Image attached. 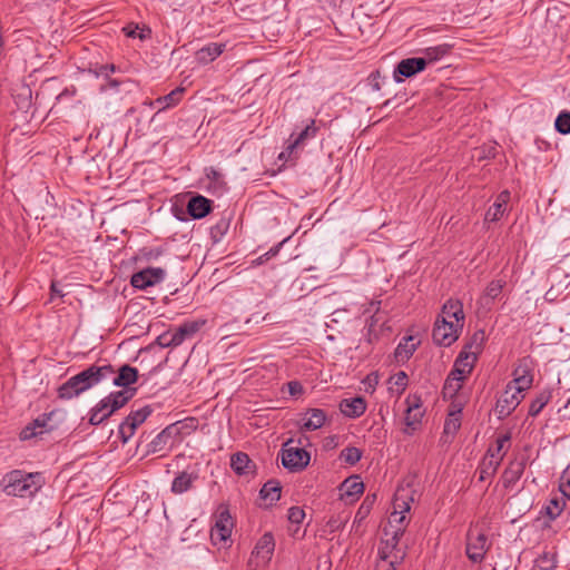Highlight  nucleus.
Returning <instances> with one entry per match:
<instances>
[{
  "label": "nucleus",
  "instance_id": "obj_55",
  "mask_svg": "<svg viewBox=\"0 0 570 570\" xmlns=\"http://www.w3.org/2000/svg\"><path fill=\"white\" fill-rule=\"evenodd\" d=\"M367 502H368V498H366L364 500V502L362 503V505L360 507L355 519H358L361 521L362 519H364L367 515V513L370 512V507H371V504Z\"/></svg>",
  "mask_w": 570,
  "mask_h": 570
},
{
  "label": "nucleus",
  "instance_id": "obj_1",
  "mask_svg": "<svg viewBox=\"0 0 570 570\" xmlns=\"http://www.w3.org/2000/svg\"><path fill=\"white\" fill-rule=\"evenodd\" d=\"M514 379L510 381L505 390L495 403L498 419L503 420L512 414L523 400V392L528 390L533 381L532 374L525 361L521 362L513 372Z\"/></svg>",
  "mask_w": 570,
  "mask_h": 570
},
{
  "label": "nucleus",
  "instance_id": "obj_25",
  "mask_svg": "<svg viewBox=\"0 0 570 570\" xmlns=\"http://www.w3.org/2000/svg\"><path fill=\"white\" fill-rule=\"evenodd\" d=\"M441 320L453 321V323L462 324L464 321L463 305L460 301L449 299L444 303L441 313Z\"/></svg>",
  "mask_w": 570,
  "mask_h": 570
},
{
  "label": "nucleus",
  "instance_id": "obj_50",
  "mask_svg": "<svg viewBox=\"0 0 570 570\" xmlns=\"http://www.w3.org/2000/svg\"><path fill=\"white\" fill-rule=\"evenodd\" d=\"M511 436L509 433L500 435L495 441V448H491L492 452L495 454V458L498 455H503L505 452H503L504 445L510 441Z\"/></svg>",
  "mask_w": 570,
  "mask_h": 570
},
{
  "label": "nucleus",
  "instance_id": "obj_22",
  "mask_svg": "<svg viewBox=\"0 0 570 570\" xmlns=\"http://www.w3.org/2000/svg\"><path fill=\"white\" fill-rule=\"evenodd\" d=\"M210 210L212 202L200 195L191 197L187 204V212L195 219L204 218Z\"/></svg>",
  "mask_w": 570,
  "mask_h": 570
},
{
  "label": "nucleus",
  "instance_id": "obj_41",
  "mask_svg": "<svg viewBox=\"0 0 570 570\" xmlns=\"http://www.w3.org/2000/svg\"><path fill=\"white\" fill-rule=\"evenodd\" d=\"M362 458V452L360 449L354 446L345 448L341 451L340 459L350 465H354Z\"/></svg>",
  "mask_w": 570,
  "mask_h": 570
},
{
  "label": "nucleus",
  "instance_id": "obj_36",
  "mask_svg": "<svg viewBox=\"0 0 570 570\" xmlns=\"http://www.w3.org/2000/svg\"><path fill=\"white\" fill-rule=\"evenodd\" d=\"M282 487L278 481L269 480L267 481L263 488L261 489V498L263 500H268L269 504L278 501L281 498Z\"/></svg>",
  "mask_w": 570,
  "mask_h": 570
},
{
  "label": "nucleus",
  "instance_id": "obj_27",
  "mask_svg": "<svg viewBox=\"0 0 570 570\" xmlns=\"http://www.w3.org/2000/svg\"><path fill=\"white\" fill-rule=\"evenodd\" d=\"M58 397L61 400H71L83 393L77 375L68 379L63 384L58 387Z\"/></svg>",
  "mask_w": 570,
  "mask_h": 570
},
{
  "label": "nucleus",
  "instance_id": "obj_34",
  "mask_svg": "<svg viewBox=\"0 0 570 570\" xmlns=\"http://www.w3.org/2000/svg\"><path fill=\"white\" fill-rule=\"evenodd\" d=\"M176 433V429L170 425L164 429L155 439L149 443V452L157 453L165 450Z\"/></svg>",
  "mask_w": 570,
  "mask_h": 570
},
{
  "label": "nucleus",
  "instance_id": "obj_8",
  "mask_svg": "<svg viewBox=\"0 0 570 570\" xmlns=\"http://www.w3.org/2000/svg\"><path fill=\"white\" fill-rule=\"evenodd\" d=\"M153 410L149 405L142 406L129 413L125 421L119 425V436L124 443L135 434L136 429L146 421Z\"/></svg>",
  "mask_w": 570,
  "mask_h": 570
},
{
  "label": "nucleus",
  "instance_id": "obj_61",
  "mask_svg": "<svg viewBox=\"0 0 570 570\" xmlns=\"http://www.w3.org/2000/svg\"><path fill=\"white\" fill-rule=\"evenodd\" d=\"M278 159L284 161L292 159V155L288 156L287 148L279 154Z\"/></svg>",
  "mask_w": 570,
  "mask_h": 570
},
{
  "label": "nucleus",
  "instance_id": "obj_18",
  "mask_svg": "<svg viewBox=\"0 0 570 570\" xmlns=\"http://www.w3.org/2000/svg\"><path fill=\"white\" fill-rule=\"evenodd\" d=\"M525 459L511 461L502 474L504 488H512L522 476L525 470Z\"/></svg>",
  "mask_w": 570,
  "mask_h": 570
},
{
  "label": "nucleus",
  "instance_id": "obj_21",
  "mask_svg": "<svg viewBox=\"0 0 570 570\" xmlns=\"http://www.w3.org/2000/svg\"><path fill=\"white\" fill-rule=\"evenodd\" d=\"M364 491V484L360 476L354 475L347 478L341 485L342 499L354 502Z\"/></svg>",
  "mask_w": 570,
  "mask_h": 570
},
{
  "label": "nucleus",
  "instance_id": "obj_52",
  "mask_svg": "<svg viewBox=\"0 0 570 570\" xmlns=\"http://www.w3.org/2000/svg\"><path fill=\"white\" fill-rule=\"evenodd\" d=\"M288 393L292 396H299L304 389L303 385L298 381H291L287 383Z\"/></svg>",
  "mask_w": 570,
  "mask_h": 570
},
{
  "label": "nucleus",
  "instance_id": "obj_3",
  "mask_svg": "<svg viewBox=\"0 0 570 570\" xmlns=\"http://www.w3.org/2000/svg\"><path fill=\"white\" fill-rule=\"evenodd\" d=\"M383 533L386 538L381 539L377 553L382 562L389 563L387 569L395 570V567L400 564L406 556L405 550L399 546L400 539L403 537V529L397 528L390 530L389 528H383Z\"/></svg>",
  "mask_w": 570,
  "mask_h": 570
},
{
  "label": "nucleus",
  "instance_id": "obj_9",
  "mask_svg": "<svg viewBox=\"0 0 570 570\" xmlns=\"http://www.w3.org/2000/svg\"><path fill=\"white\" fill-rule=\"evenodd\" d=\"M473 368L472 363H463V365H458L455 362L454 368L451 371L450 375L445 380L443 386V395L444 397H453L462 387V382L468 374L471 373Z\"/></svg>",
  "mask_w": 570,
  "mask_h": 570
},
{
  "label": "nucleus",
  "instance_id": "obj_43",
  "mask_svg": "<svg viewBox=\"0 0 570 570\" xmlns=\"http://www.w3.org/2000/svg\"><path fill=\"white\" fill-rule=\"evenodd\" d=\"M460 411L450 413L449 417L444 422V433L445 434H455L460 426H461V420H460Z\"/></svg>",
  "mask_w": 570,
  "mask_h": 570
},
{
  "label": "nucleus",
  "instance_id": "obj_46",
  "mask_svg": "<svg viewBox=\"0 0 570 570\" xmlns=\"http://www.w3.org/2000/svg\"><path fill=\"white\" fill-rule=\"evenodd\" d=\"M538 563L542 570H553L557 567L556 553L544 552L538 559Z\"/></svg>",
  "mask_w": 570,
  "mask_h": 570
},
{
  "label": "nucleus",
  "instance_id": "obj_47",
  "mask_svg": "<svg viewBox=\"0 0 570 570\" xmlns=\"http://www.w3.org/2000/svg\"><path fill=\"white\" fill-rule=\"evenodd\" d=\"M284 242L285 240L278 243L277 245L273 246L269 250H267L266 253H264L263 255H261L259 257L254 259L252 262V265L253 266L262 265V264L266 263L267 261H269L271 258L275 257L279 253L281 247H282Z\"/></svg>",
  "mask_w": 570,
  "mask_h": 570
},
{
  "label": "nucleus",
  "instance_id": "obj_38",
  "mask_svg": "<svg viewBox=\"0 0 570 570\" xmlns=\"http://www.w3.org/2000/svg\"><path fill=\"white\" fill-rule=\"evenodd\" d=\"M451 50V46L443 43L435 47H430L424 49L423 53L424 57H422L424 60H426V65L433 61H436L444 56H446Z\"/></svg>",
  "mask_w": 570,
  "mask_h": 570
},
{
  "label": "nucleus",
  "instance_id": "obj_49",
  "mask_svg": "<svg viewBox=\"0 0 570 570\" xmlns=\"http://www.w3.org/2000/svg\"><path fill=\"white\" fill-rule=\"evenodd\" d=\"M305 518V511L301 507H292L288 510V521L292 524H299Z\"/></svg>",
  "mask_w": 570,
  "mask_h": 570
},
{
  "label": "nucleus",
  "instance_id": "obj_19",
  "mask_svg": "<svg viewBox=\"0 0 570 570\" xmlns=\"http://www.w3.org/2000/svg\"><path fill=\"white\" fill-rule=\"evenodd\" d=\"M275 550V540L271 532L264 533L261 539L257 541L253 554L256 558L262 559L264 563H267Z\"/></svg>",
  "mask_w": 570,
  "mask_h": 570
},
{
  "label": "nucleus",
  "instance_id": "obj_30",
  "mask_svg": "<svg viewBox=\"0 0 570 570\" xmlns=\"http://www.w3.org/2000/svg\"><path fill=\"white\" fill-rule=\"evenodd\" d=\"M224 48L222 43H209L196 52V59L199 63H209L223 53Z\"/></svg>",
  "mask_w": 570,
  "mask_h": 570
},
{
  "label": "nucleus",
  "instance_id": "obj_16",
  "mask_svg": "<svg viewBox=\"0 0 570 570\" xmlns=\"http://www.w3.org/2000/svg\"><path fill=\"white\" fill-rule=\"evenodd\" d=\"M138 380V370L128 364L121 365L118 370H115V374H112L109 381L112 382L114 385L120 387H128L134 384Z\"/></svg>",
  "mask_w": 570,
  "mask_h": 570
},
{
  "label": "nucleus",
  "instance_id": "obj_42",
  "mask_svg": "<svg viewBox=\"0 0 570 570\" xmlns=\"http://www.w3.org/2000/svg\"><path fill=\"white\" fill-rule=\"evenodd\" d=\"M554 127L562 135L570 134V111H561L556 119Z\"/></svg>",
  "mask_w": 570,
  "mask_h": 570
},
{
  "label": "nucleus",
  "instance_id": "obj_45",
  "mask_svg": "<svg viewBox=\"0 0 570 570\" xmlns=\"http://www.w3.org/2000/svg\"><path fill=\"white\" fill-rule=\"evenodd\" d=\"M391 381L392 386L390 389L399 394L402 393L407 386V375L403 371L391 377Z\"/></svg>",
  "mask_w": 570,
  "mask_h": 570
},
{
  "label": "nucleus",
  "instance_id": "obj_24",
  "mask_svg": "<svg viewBox=\"0 0 570 570\" xmlns=\"http://www.w3.org/2000/svg\"><path fill=\"white\" fill-rule=\"evenodd\" d=\"M366 410V402L363 397L344 399L340 403V411L347 417H360Z\"/></svg>",
  "mask_w": 570,
  "mask_h": 570
},
{
  "label": "nucleus",
  "instance_id": "obj_14",
  "mask_svg": "<svg viewBox=\"0 0 570 570\" xmlns=\"http://www.w3.org/2000/svg\"><path fill=\"white\" fill-rule=\"evenodd\" d=\"M166 271L161 267H147L130 278V285H157L165 279Z\"/></svg>",
  "mask_w": 570,
  "mask_h": 570
},
{
  "label": "nucleus",
  "instance_id": "obj_29",
  "mask_svg": "<svg viewBox=\"0 0 570 570\" xmlns=\"http://www.w3.org/2000/svg\"><path fill=\"white\" fill-rule=\"evenodd\" d=\"M135 392L136 389H128L112 392L108 396H106V400L110 405L109 413H115L116 411L121 409L135 395Z\"/></svg>",
  "mask_w": 570,
  "mask_h": 570
},
{
  "label": "nucleus",
  "instance_id": "obj_48",
  "mask_svg": "<svg viewBox=\"0 0 570 570\" xmlns=\"http://www.w3.org/2000/svg\"><path fill=\"white\" fill-rule=\"evenodd\" d=\"M563 500L559 499H552L549 501V504L546 508L547 514L550 517V519H556L560 515L563 509Z\"/></svg>",
  "mask_w": 570,
  "mask_h": 570
},
{
  "label": "nucleus",
  "instance_id": "obj_51",
  "mask_svg": "<svg viewBox=\"0 0 570 570\" xmlns=\"http://www.w3.org/2000/svg\"><path fill=\"white\" fill-rule=\"evenodd\" d=\"M560 491L570 500V471H564L561 476Z\"/></svg>",
  "mask_w": 570,
  "mask_h": 570
},
{
  "label": "nucleus",
  "instance_id": "obj_64",
  "mask_svg": "<svg viewBox=\"0 0 570 570\" xmlns=\"http://www.w3.org/2000/svg\"><path fill=\"white\" fill-rule=\"evenodd\" d=\"M126 33L128 37H135L136 36V32L135 30H128L127 28L125 29Z\"/></svg>",
  "mask_w": 570,
  "mask_h": 570
},
{
  "label": "nucleus",
  "instance_id": "obj_32",
  "mask_svg": "<svg viewBox=\"0 0 570 570\" xmlns=\"http://www.w3.org/2000/svg\"><path fill=\"white\" fill-rule=\"evenodd\" d=\"M503 460V455H498L492 452V449H489L487 452V456L482 462V468L480 470V480L483 481L487 476L494 475L498 468Z\"/></svg>",
  "mask_w": 570,
  "mask_h": 570
},
{
  "label": "nucleus",
  "instance_id": "obj_40",
  "mask_svg": "<svg viewBox=\"0 0 570 570\" xmlns=\"http://www.w3.org/2000/svg\"><path fill=\"white\" fill-rule=\"evenodd\" d=\"M411 500L412 499H410L404 493V490H397V492L395 493V497H394V501H393V508H394L393 512H400L401 514L406 515V513L411 509V507H410Z\"/></svg>",
  "mask_w": 570,
  "mask_h": 570
},
{
  "label": "nucleus",
  "instance_id": "obj_58",
  "mask_svg": "<svg viewBox=\"0 0 570 570\" xmlns=\"http://www.w3.org/2000/svg\"><path fill=\"white\" fill-rule=\"evenodd\" d=\"M327 525L331 528L332 531H335L341 527V522L336 519H331L327 522Z\"/></svg>",
  "mask_w": 570,
  "mask_h": 570
},
{
  "label": "nucleus",
  "instance_id": "obj_26",
  "mask_svg": "<svg viewBox=\"0 0 570 570\" xmlns=\"http://www.w3.org/2000/svg\"><path fill=\"white\" fill-rule=\"evenodd\" d=\"M509 199L510 193L508 190L500 193L494 204L487 210L485 220L492 223L498 222L505 213Z\"/></svg>",
  "mask_w": 570,
  "mask_h": 570
},
{
  "label": "nucleus",
  "instance_id": "obj_2",
  "mask_svg": "<svg viewBox=\"0 0 570 570\" xmlns=\"http://www.w3.org/2000/svg\"><path fill=\"white\" fill-rule=\"evenodd\" d=\"M43 479L40 473H27L21 470H13L2 479L3 491L8 495L32 497L42 487Z\"/></svg>",
  "mask_w": 570,
  "mask_h": 570
},
{
  "label": "nucleus",
  "instance_id": "obj_6",
  "mask_svg": "<svg viewBox=\"0 0 570 570\" xmlns=\"http://www.w3.org/2000/svg\"><path fill=\"white\" fill-rule=\"evenodd\" d=\"M112 374H115V368L110 364H94L76 375L78 377V381L80 382L82 391L86 392L89 389L98 385L99 383L109 381Z\"/></svg>",
  "mask_w": 570,
  "mask_h": 570
},
{
  "label": "nucleus",
  "instance_id": "obj_17",
  "mask_svg": "<svg viewBox=\"0 0 570 570\" xmlns=\"http://www.w3.org/2000/svg\"><path fill=\"white\" fill-rule=\"evenodd\" d=\"M52 413L49 415H42L33 420L31 423H29L27 426L22 429L20 432V439L21 440H30L35 436L41 435L43 433H47L51 430V428H48V421L50 420Z\"/></svg>",
  "mask_w": 570,
  "mask_h": 570
},
{
  "label": "nucleus",
  "instance_id": "obj_13",
  "mask_svg": "<svg viewBox=\"0 0 570 570\" xmlns=\"http://www.w3.org/2000/svg\"><path fill=\"white\" fill-rule=\"evenodd\" d=\"M488 538L483 533L469 534L466 542V556L472 562H481L487 553Z\"/></svg>",
  "mask_w": 570,
  "mask_h": 570
},
{
  "label": "nucleus",
  "instance_id": "obj_20",
  "mask_svg": "<svg viewBox=\"0 0 570 570\" xmlns=\"http://www.w3.org/2000/svg\"><path fill=\"white\" fill-rule=\"evenodd\" d=\"M317 131L318 128L316 127V122L312 119L297 136L292 135L287 146L288 156L293 155L294 150L299 146H303L306 140L315 138Z\"/></svg>",
  "mask_w": 570,
  "mask_h": 570
},
{
  "label": "nucleus",
  "instance_id": "obj_28",
  "mask_svg": "<svg viewBox=\"0 0 570 570\" xmlns=\"http://www.w3.org/2000/svg\"><path fill=\"white\" fill-rule=\"evenodd\" d=\"M184 91L185 89L183 87H177L176 89L171 90L168 95L158 97L157 99L151 101L150 105L154 107H158L159 111L175 107L181 100Z\"/></svg>",
  "mask_w": 570,
  "mask_h": 570
},
{
  "label": "nucleus",
  "instance_id": "obj_7",
  "mask_svg": "<svg viewBox=\"0 0 570 570\" xmlns=\"http://www.w3.org/2000/svg\"><path fill=\"white\" fill-rule=\"evenodd\" d=\"M462 324L453 323V321H444L438 318L433 328V341L441 346H450L459 337V331L462 330Z\"/></svg>",
  "mask_w": 570,
  "mask_h": 570
},
{
  "label": "nucleus",
  "instance_id": "obj_35",
  "mask_svg": "<svg viewBox=\"0 0 570 570\" xmlns=\"http://www.w3.org/2000/svg\"><path fill=\"white\" fill-rule=\"evenodd\" d=\"M110 405L106 397L100 400L96 406L90 411L89 423L91 425H99L114 413H109Z\"/></svg>",
  "mask_w": 570,
  "mask_h": 570
},
{
  "label": "nucleus",
  "instance_id": "obj_5",
  "mask_svg": "<svg viewBox=\"0 0 570 570\" xmlns=\"http://www.w3.org/2000/svg\"><path fill=\"white\" fill-rule=\"evenodd\" d=\"M293 443L292 439L284 443L281 451L282 464L291 472H298L307 466L311 456L305 449L295 446Z\"/></svg>",
  "mask_w": 570,
  "mask_h": 570
},
{
  "label": "nucleus",
  "instance_id": "obj_44",
  "mask_svg": "<svg viewBox=\"0 0 570 570\" xmlns=\"http://www.w3.org/2000/svg\"><path fill=\"white\" fill-rule=\"evenodd\" d=\"M384 528H389L390 530L402 528L404 533L406 529V515L401 514L400 512H392L389 518V522Z\"/></svg>",
  "mask_w": 570,
  "mask_h": 570
},
{
  "label": "nucleus",
  "instance_id": "obj_37",
  "mask_svg": "<svg viewBox=\"0 0 570 570\" xmlns=\"http://www.w3.org/2000/svg\"><path fill=\"white\" fill-rule=\"evenodd\" d=\"M196 479H197V475H194V474H190L187 472H181L174 479V481L171 483V491L176 494L184 493L191 488L193 482Z\"/></svg>",
  "mask_w": 570,
  "mask_h": 570
},
{
  "label": "nucleus",
  "instance_id": "obj_59",
  "mask_svg": "<svg viewBox=\"0 0 570 570\" xmlns=\"http://www.w3.org/2000/svg\"><path fill=\"white\" fill-rule=\"evenodd\" d=\"M488 296L494 298L499 295L501 287H488Z\"/></svg>",
  "mask_w": 570,
  "mask_h": 570
},
{
  "label": "nucleus",
  "instance_id": "obj_10",
  "mask_svg": "<svg viewBox=\"0 0 570 570\" xmlns=\"http://www.w3.org/2000/svg\"><path fill=\"white\" fill-rule=\"evenodd\" d=\"M484 342V332L479 331L475 332L470 342L465 344L461 353L456 358L458 365H463V363H472L474 365L478 355L481 353Z\"/></svg>",
  "mask_w": 570,
  "mask_h": 570
},
{
  "label": "nucleus",
  "instance_id": "obj_57",
  "mask_svg": "<svg viewBox=\"0 0 570 570\" xmlns=\"http://www.w3.org/2000/svg\"><path fill=\"white\" fill-rule=\"evenodd\" d=\"M554 287H550L549 291L546 293L544 298L548 302H554L559 295V293H556Z\"/></svg>",
  "mask_w": 570,
  "mask_h": 570
},
{
  "label": "nucleus",
  "instance_id": "obj_12",
  "mask_svg": "<svg viewBox=\"0 0 570 570\" xmlns=\"http://www.w3.org/2000/svg\"><path fill=\"white\" fill-rule=\"evenodd\" d=\"M233 520L228 511H222L218 515V519L215 525L210 531L212 541L217 544L219 542H226L232 534L233 530Z\"/></svg>",
  "mask_w": 570,
  "mask_h": 570
},
{
  "label": "nucleus",
  "instance_id": "obj_62",
  "mask_svg": "<svg viewBox=\"0 0 570 570\" xmlns=\"http://www.w3.org/2000/svg\"><path fill=\"white\" fill-rule=\"evenodd\" d=\"M161 254L160 250H150L148 254H147V257L148 258H157L159 255Z\"/></svg>",
  "mask_w": 570,
  "mask_h": 570
},
{
  "label": "nucleus",
  "instance_id": "obj_4",
  "mask_svg": "<svg viewBox=\"0 0 570 570\" xmlns=\"http://www.w3.org/2000/svg\"><path fill=\"white\" fill-rule=\"evenodd\" d=\"M205 320L188 321L179 325L174 331H167L157 337V343L161 347H177L186 340L193 338L205 325Z\"/></svg>",
  "mask_w": 570,
  "mask_h": 570
},
{
  "label": "nucleus",
  "instance_id": "obj_39",
  "mask_svg": "<svg viewBox=\"0 0 570 570\" xmlns=\"http://www.w3.org/2000/svg\"><path fill=\"white\" fill-rule=\"evenodd\" d=\"M551 399V394L549 392H541L537 395V397L531 402L529 407V415L537 416L543 407L549 403Z\"/></svg>",
  "mask_w": 570,
  "mask_h": 570
},
{
  "label": "nucleus",
  "instance_id": "obj_15",
  "mask_svg": "<svg viewBox=\"0 0 570 570\" xmlns=\"http://www.w3.org/2000/svg\"><path fill=\"white\" fill-rule=\"evenodd\" d=\"M406 412H405V424H406V433H411L414 431L421 422L423 416V411L421 410V399L417 395H410L406 399Z\"/></svg>",
  "mask_w": 570,
  "mask_h": 570
},
{
  "label": "nucleus",
  "instance_id": "obj_53",
  "mask_svg": "<svg viewBox=\"0 0 570 570\" xmlns=\"http://www.w3.org/2000/svg\"><path fill=\"white\" fill-rule=\"evenodd\" d=\"M49 288H50V298H49L48 303H52V304H55V306H57L58 303H56V302L60 301L65 296V293H62L60 287L52 286Z\"/></svg>",
  "mask_w": 570,
  "mask_h": 570
},
{
  "label": "nucleus",
  "instance_id": "obj_23",
  "mask_svg": "<svg viewBox=\"0 0 570 570\" xmlns=\"http://www.w3.org/2000/svg\"><path fill=\"white\" fill-rule=\"evenodd\" d=\"M230 466L238 475H249L255 473L256 465L244 452H237L230 458Z\"/></svg>",
  "mask_w": 570,
  "mask_h": 570
},
{
  "label": "nucleus",
  "instance_id": "obj_31",
  "mask_svg": "<svg viewBox=\"0 0 570 570\" xmlns=\"http://www.w3.org/2000/svg\"><path fill=\"white\" fill-rule=\"evenodd\" d=\"M305 415L307 416L302 425V430L315 431L321 429L326 420V414L321 409H311Z\"/></svg>",
  "mask_w": 570,
  "mask_h": 570
},
{
  "label": "nucleus",
  "instance_id": "obj_11",
  "mask_svg": "<svg viewBox=\"0 0 570 570\" xmlns=\"http://www.w3.org/2000/svg\"><path fill=\"white\" fill-rule=\"evenodd\" d=\"M426 67V60L423 58H406L401 60L395 70H394V79L396 82L403 81L404 78H410L417 72H421Z\"/></svg>",
  "mask_w": 570,
  "mask_h": 570
},
{
  "label": "nucleus",
  "instance_id": "obj_33",
  "mask_svg": "<svg viewBox=\"0 0 570 570\" xmlns=\"http://www.w3.org/2000/svg\"><path fill=\"white\" fill-rule=\"evenodd\" d=\"M417 343H414L413 336H406L401 340L395 348L394 357L396 362L407 361L415 352Z\"/></svg>",
  "mask_w": 570,
  "mask_h": 570
},
{
  "label": "nucleus",
  "instance_id": "obj_56",
  "mask_svg": "<svg viewBox=\"0 0 570 570\" xmlns=\"http://www.w3.org/2000/svg\"><path fill=\"white\" fill-rule=\"evenodd\" d=\"M370 77L372 79V88L374 90H380L381 89V85H380V81H379L380 72L375 71V72L371 73Z\"/></svg>",
  "mask_w": 570,
  "mask_h": 570
},
{
  "label": "nucleus",
  "instance_id": "obj_60",
  "mask_svg": "<svg viewBox=\"0 0 570 570\" xmlns=\"http://www.w3.org/2000/svg\"><path fill=\"white\" fill-rule=\"evenodd\" d=\"M228 228V224L224 220L219 222L214 229L219 230L220 233H224Z\"/></svg>",
  "mask_w": 570,
  "mask_h": 570
},
{
  "label": "nucleus",
  "instance_id": "obj_63",
  "mask_svg": "<svg viewBox=\"0 0 570 570\" xmlns=\"http://www.w3.org/2000/svg\"><path fill=\"white\" fill-rule=\"evenodd\" d=\"M108 86L111 88H117L119 86V82L116 79H111L109 80Z\"/></svg>",
  "mask_w": 570,
  "mask_h": 570
},
{
  "label": "nucleus",
  "instance_id": "obj_54",
  "mask_svg": "<svg viewBox=\"0 0 570 570\" xmlns=\"http://www.w3.org/2000/svg\"><path fill=\"white\" fill-rule=\"evenodd\" d=\"M116 69L115 65H101L98 66L95 70L96 76H108L110 72H114Z\"/></svg>",
  "mask_w": 570,
  "mask_h": 570
}]
</instances>
